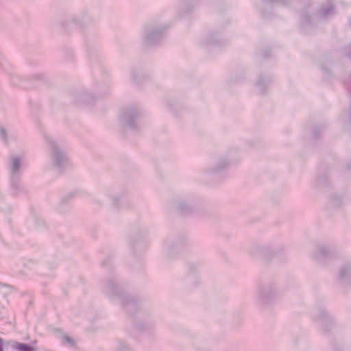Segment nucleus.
Instances as JSON below:
<instances>
[{
	"mask_svg": "<svg viewBox=\"0 0 351 351\" xmlns=\"http://www.w3.org/2000/svg\"><path fill=\"white\" fill-rule=\"evenodd\" d=\"M3 340L0 337V351H5V347L3 346Z\"/></svg>",
	"mask_w": 351,
	"mask_h": 351,
	"instance_id": "35",
	"label": "nucleus"
},
{
	"mask_svg": "<svg viewBox=\"0 0 351 351\" xmlns=\"http://www.w3.org/2000/svg\"><path fill=\"white\" fill-rule=\"evenodd\" d=\"M339 202H340V198H339V197H337V202H336V200H335V199H334V201H333V204H334L335 206H337V205L339 204Z\"/></svg>",
	"mask_w": 351,
	"mask_h": 351,
	"instance_id": "36",
	"label": "nucleus"
},
{
	"mask_svg": "<svg viewBox=\"0 0 351 351\" xmlns=\"http://www.w3.org/2000/svg\"><path fill=\"white\" fill-rule=\"evenodd\" d=\"M330 350L331 351H348V348L344 344L337 341L331 342Z\"/></svg>",
	"mask_w": 351,
	"mask_h": 351,
	"instance_id": "27",
	"label": "nucleus"
},
{
	"mask_svg": "<svg viewBox=\"0 0 351 351\" xmlns=\"http://www.w3.org/2000/svg\"><path fill=\"white\" fill-rule=\"evenodd\" d=\"M199 268L198 262H190L187 264V273H199Z\"/></svg>",
	"mask_w": 351,
	"mask_h": 351,
	"instance_id": "28",
	"label": "nucleus"
},
{
	"mask_svg": "<svg viewBox=\"0 0 351 351\" xmlns=\"http://www.w3.org/2000/svg\"><path fill=\"white\" fill-rule=\"evenodd\" d=\"M5 351H35L34 348L29 344L10 341L5 346Z\"/></svg>",
	"mask_w": 351,
	"mask_h": 351,
	"instance_id": "17",
	"label": "nucleus"
},
{
	"mask_svg": "<svg viewBox=\"0 0 351 351\" xmlns=\"http://www.w3.org/2000/svg\"><path fill=\"white\" fill-rule=\"evenodd\" d=\"M72 20H73V21L74 23H77V21H76V19H75V18H73Z\"/></svg>",
	"mask_w": 351,
	"mask_h": 351,
	"instance_id": "38",
	"label": "nucleus"
},
{
	"mask_svg": "<svg viewBox=\"0 0 351 351\" xmlns=\"http://www.w3.org/2000/svg\"><path fill=\"white\" fill-rule=\"evenodd\" d=\"M60 338L62 344L64 346L72 348L74 347L76 344L75 340L72 337L66 334H61Z\"/></svg>",
	"mask_w": 351,
	"mask_h": 351,
	"instance_id": "23",
	"label": "nucleus"
},
{
	"mask_svg": "<svg viewBox=\"0 0 351 351\" xmlns=\"http://www.w3.org/2000/svg\"><path fill=\"white\" fill-rule=\"evenodd\" d=\"M44 139L47 146L48 157L51 167L58 170L65 169L69 164L66 153L51 136L45 134Z\"/></svg>",
	"mask_w": 351,
	"mask_h": 351,
	"instance_id": "2",
	"label": "nucleus"
},
{
	"mask_svg": "<svg viewBox=\"0 0 351 351\" xmlns=\"http://www.w3.org/2000/svg\"><path fill=\"white\" fill-rule=\"evenodd\" d=\"M81 97L82 101L90 102L92 99L93 98V95L88 92H83L81 94Z\"/></svg>",
	"mask_w": 351,
	"mask_h": 351,
	"instance_id": "30",
	"label": "nucleus"
},
{
	"mask_svg": "<svg viewBox=\"0 0 351 351\" xmlns=\"http://www.w3.org/2000/svg\"><path fill=\"white\" fill-rule=\"evenodd\" d=\"M143 77V76L142 73L136 69H132L130 73V77L131 80L134 83H138Z\"/></svg>",
	"mask_w": 351,
	"mask_h": 351,
	"instance_id": "24",
	"label": "nucleus"
},
{
	"mask_svg": "<svg viewBox=\"0 0 351 351\" xmlns=\"http://www.w3.org/2000/svg\"><path fill=\"white\" fill-rule=\"evenodd\" d=\"M344 84L347 88L351 90V72L348 75V78L344 80Z\"/></svg>",
	"mask_w": 351,
	"mask_h": 351,
	"instance_id": "32",
	"label": "nucleus"
},
{
	"mask_svg": "<svg viewBox=\"0 0 351 351\" xmlns=\"http://www.w3.org/2000/svg\"><path fill=\"white\" fill-rule=\"evenodd\" d=\"M345 56L351 60V45H348L344 50Z\"/></svg>",
	"mask_w": 351,
	"mask_h": 351,
	"instance_id": "33",
	"label": "nucleus"
},
{
	"mask_svg": "<svg viewBox=\"0 0 351 351\" xmlns=\"http://www.w3.org/2000/svg\"><path fill=\"white\" fill-rule=\"evenodd\" d=\"M223 155L228 159L231 165L241 160L240 149L237 147H230Z\"/></svg>",
	"mask_w": 351,
	"mask_h": 351,
	"instance_id": "18",
	"label": "nucleus"
},
{
	"mask_svg": "<svg viewBox=\"0 0 351 351\" xmlns=\"http://www.w3.org/2000/svg\"><path fill=\"white\" fill-rule=\"evenodd\" d=\"M232 165L223 154L216 157L213 163L204 168L202 173L207 177H215L223 173Z\"/></svg>",
	"mask_w": 351,
	"mask_h": 351,
	"instance_id": "9",
	"label": "nucleus"
},
{
	"mask_svg": "<svg viewBox=\"0 0 351 351\" xmlns=\"http://www.w3.org/2000/svg\"><path fill=\"white\" fill-rule=\"evenodd\" d=\"M12 137L13 135L12 134L8 135V132L6 131V130L3 127H0V138L5 144H8L9 139L12 138Z\"/></svg>",
	"mask_w": 351,
	"mask_h": 351,
	"instance_id": "29",
	"label": "nucleus"
},
{
	"mask_svg": "<svg viewBox=\"0 0 351 351\" xmlns=\"http://www.w3.org/2000/svg\"><path fill=\"white\" fill-rule=\"evenodd\" d=\"M73 193H70V194H69L66 197H63V198H62V202H63L64 200H66L68 197H71V196H73Z\"/></svg>",
	"mask_w": 351,
	"mask_h": 351,
	"instance_id": "37",
	"label": "nucleus"
},
{
	"mask_svg": "<svg viewBox=\"0 0 351 351\" xmlns=\"http://www.w3.org/2000/svg\"><path fill=\"white\" fill-rule=\"evenodd\" d=\"M335 254V249L330 245H320L316 247L312 253V257L316 260H320L322 258L331 257Z\"/></svg>",
	"mask_w": 351,
	"mask_h": 351,
	"instance_id": "13",
	"label": "nucleus"
},
{
	"mask_svg": "<svg viewBox=\"0 0 351 351\" xmlns=\"http://www.w3.org/2000/svg\"><path fill=\"white\" fill-rule=\"evenodd\" d=\"M201 282V278L199 273H187L186 277V283L191 287H195L199 285Z\"/></svg>",
	"mask_w": 351,
	"mask_h": 351,
	"instance_id": "21",
	"label": "nucleus"
},
{
	"mask_svg": "<svg viewBox=\"0 0 351 351\" xmlns=\"http://www.w3.org/2000/svg\"><path fill=\"white\" fill-rule=\"evenodd\" d=\"M186 243L184 237L168 238L164 241L162 252L169 260L176 258L180 254L181 247Z\"/></svg>",
	"mask_w": 351,
	"mask_h": 351,
	"instance_id": "8",
	"label": "nucleus"
},
{
	"mask_svg": "<svg viewBox=\"0 0 351 351\" xmlns=\"http://www.w3.org/2000/svg\"><path fill=\"white\" fill-rule=\"evenodd\" d=\"M301 17L304 25H311L313 23L314 16H311L308 12H303Z\"/></svg>",
	"mask_w": 351,
	"mask_h": 351,
	"instance_id": "25",
	"label": "nucleus"
},
{
	"mask_svg": "<svg viewBox=\"0 0 351 351\" xmlns=\"http://www.w3.org/2000/svg\"><path fill=\"white\" fill-rule=\"evenodd\" d=\"M168 25L165 23H151L145 27L142 32V42L146 47H153L160 44L163 40Z\"/></svg>",
	"mask_w": 351,
	"mask_h": 351,
	"instance_id": "4",
	"label": "nucleus"
},
{
	"mask_svg": "<svg viewBox=\"0 0 351 351\" xmlns=\"http://www.w3.org/2000/svg\"><path fill=\"white\" fill-rule=\"evenodd\" d=\"M337 279L342 284H351V260L339 267Z\"/></svg>",
	"mask_w": 351,
	"mask_h": 351,
	"instance_id": "14",
	"label": "nucleus"
},
{
	"mask_svg": "<svg viewBox=\"0 0 351 351\" xmlns=\"http://www.w3.org/2000/svg\"><path fill=\"white\" fill-rule=\"evenodd\" d=\"M114 348L116 351H134L130 344L121 339L116 340Z\"/></svg>",
	"mask_w": 351,
	"mask_h": 351,
	"instance_id": "22",
	"label": "nucleus"
},
{
	"mask_svg": "<svg viewBox=\"0 0 351 351\" xmlns=\"http://www.w3.org/2000/svg\"><path fill=\"white\" fill-rule=\"evenodd\" d=\"M321 130V128L320 127H318V126H315L313 128V135L314 136H317V134L318 133V132H319Z\"/></svg>",
	"mask_w": 351,
	"mask_h": 351,
	"instance_id": "34",
	"label": "nucleus"
},
{
	"mask_svg": "<svg viewBox=\"0 0 351 351\" xmlns=\"http://www.w3.org/2000/svg\"><path fill=\"white\" fill-rule=\"evenodd\" d=\"M23 154H11L8 157V169L10 173V184L12 193L18 195L23 190L21 179L24 167Z\"/></svg>",
	"mask_w": 351,
	"mask_h": 351,
	"instance_id": "3",
	"label": "nucleus"
},
{
	"mask_svg": "<svg viewBox=\"0 0 351 351\" xmlns=\"http://www.w3.org/2000/svg\"><path fill=\"white\" fill-rule=\"evenodd\" d=\"M320 14L323 18H327L335 14L334 3L331 0L323 3L320 8Z\"/></svg>",
	"mask_w": 351,
	"mask_h": 351,
	"instance_id": "19",
	"label": "nucleus"
},
{
	"mask_svg": "<svg viewBox=\"0 0 351 351\" xmlns=\"http://www.w3.org/2000/svg\"><path fill=\"white\" fill-rule=\"evenodd\" d=\"M104 196L110 202L112 206L114 208H119L124 196V193L120 191H115L113 189H107L104 192Z\"/></svg>",
	"mask_w": 351,
	"mask_h": 351,
	"instance_id": "15",
	"label": "nucleus"
},
{
	"mask_svg": "<svg viewBox=\"0 0 351 351\" xmlns=\"http://www.w3.org/2000/svg\"><path fill=\"white\" fill-rule=\"evenodd\" d=\"M195 205V202L192 197L180 198L175 203L176 208L184 213H189L192 212L194 210Z\"/></svg>",
	"mask_w": 351,
	"mask_h": 351,
	"instance_id": "11",
	"label": "nucleus"
},
{
	"mask_svg": "<svg viewBox=\"0 0 351 351\" xmlns=\"http://www.w3.org/2000/svg\"><path fill=\"white\" fill-rule=\"evenodd\" d=\"M314 322L317 329L324 335L329 333L335 324L333 316L325 308L317 310L314 315Z\"/></svg>",
	"mask_w": 351,
	"mask_h": 351,
	"instance_id": "7",
	"label": "nucleus"
},
{
	"mask_svg": "<svg viewBox=\"0 0 351 351\" xmlns=\"http://www.w3.org/2000/svg\"><path fill=\"white\" fill-rule=\"evenodd\" d=\"M272 82L273 79L270 75L261 73L258 75L254 86L258 93L263 94L267 90Z\"/></svg>",
	"mask_w": 351,
	"mask_h": 351,
	"instance_id": "12",
	"label": "nucleus"
},
{
	"mask_svg": "<svg viewBox=\"0 0 351 351\" xmlns=\"http://www.w3.org/2000/svg\"><path fill=\"white\" fill-rule=\"evenodd\" d=\"M281 250V247L269 243H259L252 247L251 254L254 256L267 258L278 254Z\"/></svg>",
	"mask_w": 351,
	"mask_h": 351,
	"instance_id": "10",
	"label": "nucleus"
},
{
	"mask_svg": "<svg viewBox=\"0 0 351 351\" xmlns=\"http://www.w3.org/2000/svg\"><path fill=\"white\" fill-rule=\"evenodd\" d=\"M222 42L221 36L217 32H209L201 40L203 47L220 45Z\"/></svg>",
	"mask_w": 351,
	"mask_h": 351,
	"instance_id": "16",
	"label": "nucleus"
},
{
	"mask_svg": "<svg viewBox=\"0 0 351 351\" xmlns=\"http://www.w3.org/2000/svg\"><path fill=\"white\" fill-rule=\"evenodd\" d=\"M193 348L194 351H213L212 348L206 343H194Z\"/></svg>",
	"mask_w": 351,
	"mask_h": 351,
	"instance_id": "26",
	"label": "nucleus"
},
{
	"mask_svg": "<svg viewBox=\"0 0 351 351\" xmlns=\"http://www.w3.org/2000/svg\"><path fill=\"white\" fill-rule=\"evenodd\" d=\"M104 292L113 302L122 304L128 312L139 310L137 313L135 328L140 331H147L155 326L152 317L141 311L138 300L125 292L117 276H112L106 278Z\"/></svg>",
	"mask_w": 351,
	"mask_h": 351,
	"instance_id": "1",
	"label": "nucleus"
},
{
	"mask_svg": "<svg viewBox=\"0 0 351 351\" xmlns=\"http://www.w3.org/2000/svg\"><path fill=\"white\" fill-rule=\"evenodd\" d=\"M277 291L274 283L263 282L256 289V303L263 307L269 305L276 298Z\"/></svg>",
	"mask_w": 351,
	"mask_h": 351,
	"instance_id": "6",
	"label": "nucleus"
},
{
	"mask_svg": "<svg viewBox=\"0 0 351 351\" xmlns=\"http://www.w3.org/2000/svg\"><path fill=\"white\" fill-rule=\"evenodd\" d=\"M245 81V72L243 70L235 71L229 78L230 84H241Z\"/></svg>",
	"mask_w": 351,
	"mask_h": 351,
	"instance_id": "20",
	"label": "nucleus"
},
{
	"mask_svg": "<svg viewBox=\"0 0 351 351\" xmlns=\"http://www.w3.org/2000/svg\"><path fill=\"white\" fill-rule=\"evenodd\" d=\"M326 181V178L325 177H322L315 181V185L317 188H322V184H325Z\"/></svg>",
	"mask_w": 351,
	"mask_h": 351,
	"instance_id": "31",
	"label": "nucleus"
},
{
	"mask_svg": "<svg viewBox=\"0 0 351 351\" xmlns=\"http://www.w3.org/2000/svg\"><path fill=\"white\" fill-rule=\"evenodd\" d=\"M144 115L143 110L137 105L126 107L120 115V119L124 127L133 130L140 128V121Z\"/></svg>",
	"mask_w": 351,
	"mask_h": 351,
	"instance_id": "5",
	"label": "nucleus"
}]
</instances>
